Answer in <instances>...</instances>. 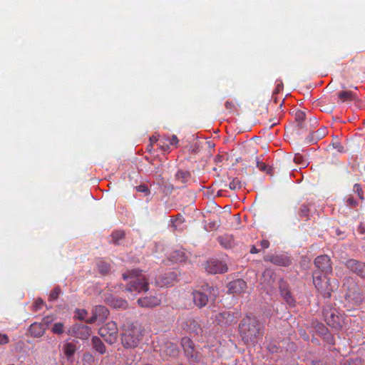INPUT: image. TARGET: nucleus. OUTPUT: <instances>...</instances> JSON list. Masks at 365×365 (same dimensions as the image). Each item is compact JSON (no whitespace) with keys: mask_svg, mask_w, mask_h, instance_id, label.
<instances>
[{"mask_svg":"<svg viewBox=\"0 0 365 365\" xmlns=\"http://www.w3.org/2000/svg\"><path fill=\"white\" fill-rule=\"evenodd\" d=\"M327 135V128L325 127H322L318 129L315 132H310V134L307 138V141L308 143L314 144L316 143L318 140L322 139Z\"/></svg>","mask_w":365,"mask_h":365,"instance_id":"nucleus-19","label":"nucleus"},{"mask_svg":"<svg viewBox=\"0 0 365 365\" xmlns=\"http://www.w3.org/2000/svg\"><path fill=\"white\" fill-rule=\"evenodd\" d=\"M97 266L99 272L102 274H107L110 269V264L108 262L103 260H99L97 262Z\"/></svg>","mask_w":365,"mask_h":365,"instance_id":"nucleus-32","label":"nucleus"},{"mask_svg":"<svg viewBox=\"0 0 365 365\" xmlns=\"http://www.w3.org/2000/svg\"><path fill=\"white\" fill-rule=\"evenodd\" d=\"M108 309L103 305L95 307L92 310V317L86 319V322L93 324L96 321L104 322L108 317Z\"/></svg>","mask_w":365,"mask_h":365,"instance_id":"nucleus-10","label":"nucleus"},{"mask_svg":"<svg viewBox=\"0 0 365 365\" xmlns=\"http://www.w3.org/2000/svg\"><path fill=\"white\" fill-rule=\"evenodd\" d=\"M43 305V299H36L34 303V310L38 311V309H40L42 307Z\"/></svg>","mask_w":365,"mask_h":365,"instance_id":"nucleus-48","label":"nucleus"},{"mask_svg":"<svg viewBox=\"0 0 365 365\" xmlns=\"http://www.w3.org/2000/svg\"><path fill=\"white\" fill-rule=\"evenodd\" d=\"M344 304L347 309H352L362 304L364 296L355 280L351 277L345 278L343 283Z\"/></svg>","mask_w":365,"mask_h":365,"instance_id":"nucleus-3","label":"nucleus"},{"mask_svg":"<svg viewBox=\"0 0 365 365\" xmlns=\"http://www.w3.org/2000/svg\"><path fill=\"white\" fill-rule=\"evenodd\" d=\"M145 328L138 322L127 321L121 326V344L125 349L136 348L143 341Z\"/></svg>","mask_w":365,"mask_h":365,"instance_id":"nucleus-1","label":"nucleus"},{"mask_svg":"<svg viewBox=\"0 0 365 365\" xmlns=\"http://www.w3.org/2000/svg\"><path fill=\"white\" fill-rule=\"evenodd\" d=\"M128 297H130V296H128ZM132 298H134L135 297V295H133V297H131Z\"/></svg>","mask_w":365,"mask_h":365,"instance_id":"nucleus-59","label":"nucleus"},{"mask_svg":"<svg viewBox=\"0 0 365 365\" xmlns=\"http://www.w3.org/2000/svg\"><path fill=\"white\" fill-rule=\"evenodd\" d=\"M118 329L115 322L111 321L106 324L104 326L100 328L98 334L104 340L110 344H113L116 342L118 337Z\"/></svg>","mask_w":365,"mask_h":365,"instance_id":"nucleus-7","label":"nucleus"},{"mask_svg":"<svg viewBox=\"0 0 365 365\" xmlns=\"http://www.w3.org/2000/svg\"><path fill=\"white\" fill-rule=\"evenodd\" d=\"M161 302L160 298L156 296L145 297L138 299L139 306L145 308H152L158 306Z\"/></svg>","mask_w":365,"mask_h":365,"instance_id":"nucleus-16","label":"nucleus"},{"mask_svg":"<svg viewBox=\"0 0 365 365\" xmlns=\"http://www.w3.org/2000/svg\"><path fill=\"white\" fill-rule=\"evenodd\" d=\"M76 349V344L73 342L66 343L63 347V353L68 359L74 355Z\"/></svg>","mask_w":365,"mask_h":365,"instance_id":"nucleus-25","label":"nucleus"},{"mask_svg":"<svg viewBox=\"0 0 365 365\" xmlns=\"http://www.w3.org/2000/svg\"><path fill=\"white\" fill-rule=\"evenodd\" d=\"M265 262H269L277 266L288 267L292 260L289 257L284 255H267L264 257Z\"/></svg>","mask_w":365,"mask_h":365,"instance_id":"nucleus-13","label":"nucleus"},{"mask_svg":"<svg viewBox=\"0 0 365 365\" xmlns=\"http://www.w3.org/2000/svg\"><path fill=\"white\" fill-rule=\"evenodd\" d=\"M309 209L307 205H302L299 207V215L301 217H307L309 216Z\"/></svg>","mask_w":365,"mask_h":365,"instance_id":"nucleus-39","label":"nucleus"},{"mask_svg":"<svg viewBox=\"0 0 365 365\" xmlns=\"http://www.w3.org/2000/svg\"><path fill=\"white\" fill-rule=\"evenodd\" d=\"M136 190L140 192H143L145 195H150V192L145 185H140L135 187Z\"/></svg>","mask_w":365,"mask_h":365,"instance_id":"nucleus-43","label":"nucleus"},{"mask_svg":"<svg viewBox=\"0 0 365 365\" xmlns=\"http://www.w3.org/2000/svg\"><path fill=\"white\" fill-rule=\"evenodd\" d=\"M324 317L327 324L332 328L339 329L342 326V317L334 309H324Z\"/></svg>","mask_w":365,"mask_h":365,"instance_id":"nucleus-9","label":"nucleus"},{"mask_svg":"<svg viewBox=\"0 0 365 365\" xmlns=\"http://www.w3.org/2000/svg\"><path fill=\"white\" fill-rule=\"evenodd\" d=\"M294 161L296 163L304 165L306 161L304 160V158L300 154H296L294 158Z\"/></svg>","mask_w":365,"mask_h":365,"instance_id":"nucleus-46","label":"nucleus"},{"mask_svg":"<svg viewBox=\"0 0 365 365\" xmlns=\"http://www.w3.org/2000/svg\"><path fill=\"white\" fill-rule=\"evenodd\" d=\"M346 203L350 206H353L356 204V201L354 200V198L352 197H347Z\"/></svg>","mask_w":365,"mask_h":365,"instance_id":"nucleus-54","label":"nucleus"},{"mask_svg":"<svg viewBox=\"0 0 365 365\" xmlns=\"http://www.w3.org/2000/svg\"><path fill=\"white\" fill-rule=\"evenodd\" d=\"M295 119L299 123H301L305 119V113L301 110H297L295 113Z\"/></svg>","mask_w":365,"mask_h":365,"instance_id":"nucleus-44","label":"nucleus"},{"mask_svg":"<svg viewBox=\"0 0 365 365\" xmlns=\"http://www.w3.org/2000/svg\"><path fill=\"white\" fill-rule=\"evenodd\" d=\"M123 278L130 281L125 288V291L130 294L133 292L140 293L148 290V283L146 279L141 274L139 270H128L123 274Z\"/></svg>","mask_w":365,"mask_h":365,"instance_id":"nucleus-4","label":"nucleus"},{"mask_svg":"<svg viewBox=\"0 0 365 365\" xmlns=\"http://www.w3.org/2000/svg\"><path fill=\"white\" fill-rule=\"evenodd\" d=\"M262 278L267 284H271L274 280L275 274L271 269H266L262 274Z\"/></svg>","mask_w":365,"mask_h":365,"instance_id":"nucleus-31","label":"nucleus"},{"mask_svg":"<svg viewBox=\"0 0 365 365\" xmlns=\"http://www.w3.org/2000/svg\"><path fill=\"white\" fill-rule=\"evenodd\" d=\"M340 365H363L361 360L359 358L347 359L341 361Z\"/></svg>","mask_w":365,"mask_h":365,"instance_id":"nucleus-33","label":"nucleus"},{"mask_svg":"<svg viewBox=\"0 0 365 365\" xmlns=\"http://www.w3.org/2000/svg\"><path fill=\"white\" fill-rule=\"evenodd\" d=\"M152 148H153V147H151V146H150V145H148V148H147V149H148V151H150H150H151Z\"/></svg>","mask_w":365,"mask_h":365,"instance_id":"nucleus-56","label":"nucleus"},{"mask_svg":"<svg viewBox=\"0 0 365 365\" xmlns=\"http://www.w3.org/2000/svg\"><path fill=\"white\" fill-rule=\"evenodd\" d=\"M205 269L210 274L224 273L227 271L225 263L218 259H210L206 262Z\"/></svg>","mask_w":365,"mask_h":365,"instance_id":"nucleus-12","label":"nucleus"},{"mask_svg":"<svg viewBox=\"0 0 365 365\" xmlns=\"http://www.w3.org/2000/svg\"><path fill=\"white\" fill-rule=\"evenodd\" d=\"M279 290L281 292V295L284 298V299L286 301V302L291 307H294L295 305V300L292 296L289 290L287 288V284L283 281L281 280L279 284Z\"/></svg>","mask_w":365,"mask_h":365,"instance_id":"nucleus-17","label":"nucleus"},{"mask_svg":"<svg viewBox=\"0 0 365 365\" xmlns=\"http://www.w3.org/2000/svg\"><path fill=\"white\" fill-rule=\"evenodd\" d=\"M215 319L219 324L229 325L232 323L234 317L229 312H223L217 314Z\"/></svg>","mask_w":365,"mask_h":365,"instance_id":"nucleus-22","label":"nucleus"},{"mask_svg":"<svg viewBox=\"0 0 365 365\" xmlns=\"http://www.w3.org/2000/svg\"><path fill=\"white\" fill-rule=\"evenodd\" d=\"M256 165L259 168V170L266 172L267 173H271L272 168L267 165H266L264 163L260 162L257 157H256Z\"/></svg>","mask_w":365,"mask_h":365,"instance_id":"nucleus-34","label":"nucleus"},{"mask_svg":"<svg viewBox=\"0 0 365 365\" xmlns=\"http://www.w3.org/2000/svg\"><path fill=\"white\" fill-rule=\"evenodd\" d=\"M355 187H357V188L359 187V185H355Z\"/></svg>","mask_w":365,"mask_h":365,"instance_id":"nucleus-60","label":"nucleus"},{"mask_svg":"<svg viewBox=\"0 0 365 365\" xmlns=\"http://www.w3.org/2000/svg\"><path fill=\"white\" fill-rule=\"evenodd\" d=\"M310 132L312 131V128H314L318 125V121L315 118H310Z\"/></svg>","mask_w":365,"mask_h":365,"instance_id":"nucleus-51","label":"nucleus"},{"mask_svg":"<svg viewBox=\"0 0 365 365\" xmlns=\"http://www.w3.org/2000/svg\"><path fill=\"white\" fill-rule=\"evenodd\" d=\"M314 265L325 274L332 272L331 259L328 255H323L317 257L314 259Z\"/></svg>","mask_w":365,"mask_h":365,"instance_id":"nucleus-11","label":"nucleus"},{"mask_svg":"<svg viewBox=\"0 0 365 365\" xmlns=\"http://www.w3.org/2000/svg\"><path fill=\"white\" fill-rule=\"evenodd\" d=\"M247 289V283L245 280L239 279L228 284V291L230 293L240 294L244 292Z\"/></svg>","mask_w":365,"mask_h":365,"instance_id":"nucleus-15","label":"nucleus"},{"mask_svg":"<svg viewBox=\"0 0 365 365\" xmlns=\"http://www.w3.org/2000/svg\"><path fill=\"white\" fill-rule=\"evenodd\" d=\"M158 141L160 142V139H159V138L156 135H153L150 138V146L153 147V143H157ZM162 145V143H159V145Z\"/></svg>","mask_w":365,"mask_h":365,"instance_id":"nucleus-50","label":"nucleus"},{"mask_svg":"<svg viewBox=\"0 0 365 365\" xmlns=\"http://www.w3.org/2000/svg\"><path fill=\"white\" fill-rule=\"evenodd\" d=\"M332 146L334 148L336 149L337 151L339 153L344 152V148L343 145L339 142L332 143Z\"/></svg>","mask_w":365,"mask_h":365,"instance_id":"nucleus-47","label":"nucleus"},{"mask_svg":"<svg viewBox=\"0 0 365 365\" xmlns=\"http://www.w3.org/2000/svg\"><path fill=\"white\" fill-rule=\"evenodd\" d=\"M51 331L56 334H61L64 332V324L62 322H56L53 324Z\"/></svg>","mask_w":365,"mask_h":365,"instance_id":"nucleus-35","label":"nucleus"},{"mask_svg":"<svg viewBox=\"0 0 365 365\" xmlns=\"http://www.w3.org/2000/svg\"><path fill=\"white\" fill-rule=\"evenodd\" d=\"M346 267L362 279H365V262L354 259L346 261Z\"/></svg>","mask_w":365,"mask_h":365,"instance_id":"nucleus-14","label":"nucleus"},{"mask_svg":"<svg viewBox=\"0 0 365 365\" xmlns=\"http://www.w3.org/2000/svg\"><path fill=\"white\" fill-rule=\"evenodd\" d=\"M279 88H280V85H278V86H277V91H279Z\"/></svg>","mask_w":365,"mask_h":365,"instance_id":"nucleus-57","label":"nucleus"},{"mask_svg":"<svg viewBox=\"0 0 365 365\" xmlns=\"http://www.w3.org/2000/svg\"><path fill=\"white\" fill-rule=\"evenodd\" d=\"M240 336L245 344L255 346L263 336V325L253 316H246L239 325Z\"/></svg>","mask_w":365,"mask_h":365,"instance_id":"nucleus-2","label":"nucleus"},{"mask_svg":"<svg viewBox=\"0 0 365 365\" xmlns=\"http://www.w3.org/2000/svg\"><path fill=\"white\" fill-rule=\"evenodd\" d=\"M76 317L80 319V320H86V317L87 316L88 314V312L85 309H77L76 310Z\"/></svg>","mask_w":365,"mask_h":365,"instance_id":"nucleus-42","label":"nucleus"},{"mask_svg":"<svg viewBox=\"0 0 365 365\" xmlns=\"http://www.w3.org/2000/svg\"><path fill=\"white\" fill-rule=\"evenodd\" d=\"M229 187L233 190L240 189L242 187V182L237 178H234L230 182Z\"/></svg>","mask_w":365,"mask_h":365,"instance_id":"nucleus-37","label":"nucleus"},{"mask_svg":"<svg viewBox=\"0 0 365 365\" xmlns=\"http://www.w3.org/2000/svg\"><path fill=\"white\" fill-rule=\"evenodd\" d=\"M313 283L317 291L324 297L329 298L333 292L330 284V279L327 274H322L319 271L313 273Z\"/></svg>","mask_w":365,"mask_h":365,"instance_id":"nucleus-6","label":"nucleus"},{"mask_svg":"<svg viewBox=\"0 0 365 365\" xmlns=\"http://www.w3.org/2000/svg\"><path fill=\"white\" fill-rule=\"evenodd\" d=\"M160 143H162V145H160V148L163 151H168L169 145L168 144V143H169L170 145H175V147H177L179 140L175 135H173L171 137L165 135L163 136L162 138H160Z\"/></svg>","mask_w":365,"mask_h":365,"instance_id":"nucleus-20","label":"nucleus"},{"mask_svg":"<svg viewBox=\"0 0 365 365\" xmlns=\"http://www.w3.org/2000/svg\"><path fill=\"white\" fill-rule=\"evenodd\" d=\"M92 344L93 349L101 354H103L106 352V348L103 341L98 336H93L92 338Z\"/></svg>","mask_w":365,"mask_h":365,"instance_id":"nucleus-24","label":"nucleus"},{"mask_svg":"<svg viewBox=\"0 0 365 365\" xmlns=\"http://www.w3.org/2000/svg\"><path fill=\"white\" fill-rule=\"evenodd\" d=\"M145 365H152V364H145Z\"/></svg>","mask_w":365,"mask_h":365,"instance_id":"nucleus-61","label":"nucleus"},{"mask_svg":"<svg viewBox=\"0 0 365 365\" xmlns=\"http://www.w3.org/2000/svg\"><path fill=\"white\" fill-rule=\"evenodd\" d=\"M181 345L183 348L186 357L190 362L195 363L200 361V356L195 350L194 344L190 338L183 337L181 339Z\"/></svg>","mask_w":365,"mask_h":365,"instance_id":"nucleus-8","label":"nucleus"},{"mask_svg":"<svg viewBox=\"0 0 365 365\" xmlns=\"http://www.w3.org/2000/svg\"><path fill=\"white\" fill-rule=\"evenodd\" d=\"M225 106L226 109L228 110L230 112H232L235 108V104L232 101H226L225 103Z\"/></svg>","mask_w":365,"mask_h":365,"instance_id":"nucleus-49","label":"nucleus"},{"mask_svg":"<svg viewBox=\"0 0 365 365\" xmlns=\"http://www.w3.org/2000/svg\"><path fill=\"white\" fill-rule=\"evenodd\" d=\"M95 359L93 356L89 353H86L83 356V365H93Z\"/></svg>","mask_w":365,"mask_h":365,"instance_id":"nucleus-36","label":"nucleus"},{"mask_svg":"<svg viewBox=\"0 0 365 365\" xmlns=\"http://www.w3.org/2000/svg\"><path fill=\"white\" fill-rule=\"evenodd\" d=\"M190 178V173L188 171L178 170L175 174V179L182 184H185Z\"/></svg>","mask_w":365,"mask_h":365,"instance_id":"nucleus-26","label":"nucleus"},{"mask_svg":"<svg viewBox=\"0 0 365 365\" xmlns=\"http://www.w3.org/2000/svg\"><path fill=\"white\" fill-rule=\"evenodd\" d=\"M259 252V250L255 246H252L250 250V252L252 254H256V253H258Z\"/></svg>","mask_w":365,"mask_h":365,"instance_id":"nucleus-55","label":"nucleus"},{"mask_svg":"<svg viewBox=\"0 0 365 365\" xmlns=\"http://www.w3.org/2000/svg\"><path fill=\"white\" fill-rule=\"evenodd\" d=\"M170 259L175 262H183L185 259V253L182 251L175 250L171 254Z\"/></svg>","mask_w":365,"mask_h":365,"instance_id":"nucleus-30","label":"nucleus"},{"mask_svg":"<svg viewBox=\"0 0 365 365\" xmlns=\"http://www.w3.org/2000/svg\"><path fill=\"white\" fill-rule=\"evenodd\" d=\"M338 98L341 103L354 100V94L351 91H343L338 93Z\"/></svg>","mask_w":365,"mask_h":365,"instance_id":"nucleus-28","label":"nucleus"},{"mask_svg":"<svg viewBox=\"0 0 365 365\" xmlns=\"http://www.w3.org/2000/svg\"><path fill=\"white\" fill-rule=\"evenodd\" d=\"M277 123L274 122L270 126L272 127L273 125H276Z\"/></svg>","mask_w":365,"mask_h":365,"instance_id":"nucleus-58","label":"nucleus"},{"mask_svg":"<svg viewBox=\"0 0 365 365\" xmlns=\"http://www.w3.org/2000/svg\"><path fill=\"white\" fill-rule=\"evenodd\" d=\"M189 331L196 335H199L202 332L200 324L195 320L189 321Z\"/></svg>","mask_w":365,"mask_h":365,"instance_id":"nucleus-29","label":"nucleus"},{"mask_svg":"<svg viewBox=\"0 0 365 365\" xmlns=\"http://www.w3.org/2000/svg\"><path fill=\"white\" fill-rule=\"evenodd\" d=\"M262 249L264 250L269 247V242L267 240H263L260 242Z\"/></svg>","mask_w":365,"mask_h":365,"instance_id":"nucleus-52","label":"nucleus"},{"mask_svg":"<svg viewBox=\"0 0 365 365\" xmlns=\"http://www.w3.org/2000/svg\"><path fill=\"white\" fill-rule=\"evenodd\" d=\"M185 221V219L182 217V215H178L173 220V227L175 229H177L178 227L182 224Z\"/></svg>","mask_w":365,"mask_h":365,"instance_id":"nucleus-41","label":"nucleus"},{"mask_svg":"<svg viewBox=\"0 0 365 365\" xmlns=\"http://www.w3.org/2000/svg\"><path fill=\"white\" fill-rule=\"evenodd\" d=\"M217 241L221 245V246L226 249L231 248L235 244L232 235L227 234L218 237Z\"/></svg>","mask_w":365,"mask_h":365,"instance_id":"nucleus-23","label":"nucleus"},{"mask_svg":"<svg viewBox=\"0 0 365 365\" xmlns=\"http://www.w3.org/2000/svg\"><path fill=\"white\" fill-rule=\"evenodd\" d=\"M30 334L34 337H41L46 331V327L42 323H33L29 328Z\"/></svg>","mask_w":365,"mask_h":365,"instance_id":"nucleus-21","label":"nucleus"},{"mask_svg":"<svg viewBox=\"0 0 365 365\" xmlns=\"http://www.w3.org/2000/svg\"><path fill=\"white\" fill-rule=\"evenodd\" d=\"M9 342V339L7 334H0V345L7 344Z\"/></svg>","mask_w":365,"mask_h":365,"instance_id":"nucleus-45","label":"nucleus"},{"mask_svg":"<svg viewBox=\"0 0 365 365\" xmlns=\"http://www.w3.org/2000/svg\"><path fill=\"white\" fill-rule=\"evenodd\" d=\"M74 332L77 338L86 339L91 334V329L85 324H77L74 327Z\"/></svg>","mask_w":365,"mask_h":365,"instance_id":"nucleus-18","label":"nucleus"},{"mask_svg":"<svg viewBox=\"0 0 365 365\" xmlns=\"http://www.w3.org/2000/svg\"><path fill=\"white\" fill-rule=\"evenodd\" d=\"M166 352L170 356H176L178 353V350L176 346L170 343L166 345Z\"/></svg>","mask_w":365,"mask_h":365,"instance_id":"nucleus-38","label":"nucleus"},{"mask_svg":"<svg viewBox=\"0 0 365 365\" xmlns=\"http://www.w3.org/2000/svg\"><path fill=\"white\" fill-rule=\"evenodd\" d=\"M125 237V233L123 230H116L110 235V242L114 245H119V242Z\"/></svg>","mask_w":365,"mask_h":365,"instance_id":"nucleus-27","label":"nucleus"},{"mask_svg":"<svg viewBox=\"0 0 365 365\" xmlns=\"http://www.w3.org/2000/svg\"><path fill=\"white\" fill-rule=\"evenodd\" d=\"M61 294V289L59 287H55L50 293L49 299L54 301L58 299Z\"/></svg>","mask_w":365,"mask_h":365,"instance_id":"nucleus-40","label":"nucleus"},{"mask_svg":"<svg viewBox=\"0 0 365 365\" xmlns=\"http://www.w3.org/2000/svg\"><path fill=\"white\" fill-rule=\"evenodd\" d=\"M53 321V318L51 317H46L43 319V324L45 326V325H48V324H50L51 322Z\"/></svg>","mask_w":365,"mask_h":365,"instance_id":"nucleus-53","label":"nucleus"},{"mask_svg":"<svg viewBox=\"0 0 365 365\" xmlns=\"http://www.w3.org/2000/svg\"><path fill=\"white\" fill-rule=\"evenodd\" d=\"M217 294V289L205 284L201 286L200 290L192 292V299L196 306L203 307L207 304L209 298L214 300Z\"/></svg>","mask_w":365,"mask_h":365,"instance_id":"nucleus-5","label":"nucleus"}]
</instances>
